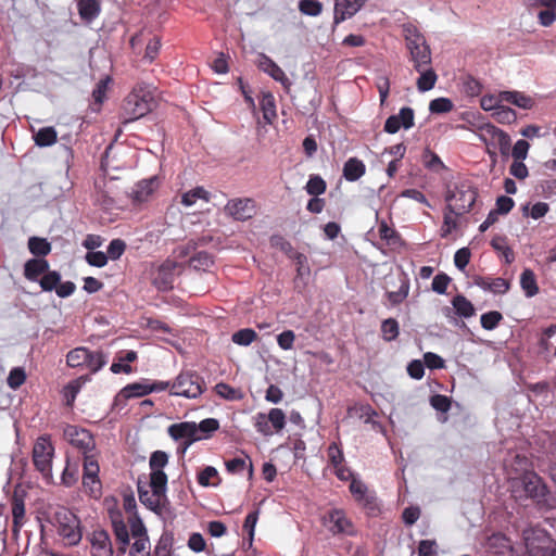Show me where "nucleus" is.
Here are the masks:
<instances>
[{
	"mask_svg": "<svg viewBox=\"0 0 556 556\" xmlns=\"http://www.w3.org/2000/svg\"><path fill=\"white\" fill-rule=\"evenodd\" d=\"M189 264L197 270H207L214 264V258L212 254L200 251L190 257Z\"/></svg>",
	"mask_w": 556,
	"mask_h": 556,
	"instance_id": "42",
	"label": "nucleus"
},
{
	"mask_svg": "<svg viewBox=\"0 0 556 556\" xmlns=\"http://www.w3.org/2000/svg\"><path fill=\"white\" fill-rule=\"evenodd\" d=\"M28 250L37 258H43L51 252V244L46 238L30 237L28 239Z\"/></svg>",
	"mask_w": 556,
	"mask_h": 556,
	"instance_id": "37",
	"label": "nucleus"
},
{
	"mask_svg": "<svg viewBox=\"0 0 556 556\" xmlns=\"http://www.w3.org/2000/svg\"><path fill=\"white\" fill-rule=\"evenodd\" d=\"M58 533L66 545H77L81 540L80 520L66 507H59L54 513Z\"/></svg>",
	"mask_w": 556,
	"mask_h": 556,
	"instance_id": "2",
	"label": "nucleus"
},
{
	"mask_svg": "<svg viewBox=\"0 0 556 556\" xmlns=\"http://www.w3.org/2000/svg\"><path fill=\"white\" fill-rule=\"evenodd\" d=\"M503 320V315L498 311H490L480 317L481 327L485 330H494Z\"/></svg>",
	"mask_w": 556,
	"mask_h": 556,
	"instance_id": "49",
	"label": "nucleus"
},
{
	"mask_svg": "<svg viewBox=\"0 0 556 556\" xmlns=\"http://www.w3.org/2000/svg\"><path fill=\"white\" fill-rule=\"evenodd\" d=\"M224 210L236 220H248L255 215L256 204L251 198H237L229 200Z\"/></svg>",
	"mask_w": 556,
	"mask_h": 556,
	"instance_id": "15",
	"label": "nucleus"
},
{
	"mask_svg": "<svg viewBox=\"0 0 556 556\" xmlns=\"http://www.w3.org/2000/svg\"><path fill=\"white\" fill-rule=\"evenodd\" d=\"M522 2L529 10L544 8L538 14L542 26L548 27L556 22V0H522Z\"/></svg>",
	"mask_w": 556,
	"mask_h": 556,
	"instance_id": "18",
	"label": "nucleus"
},
{
	"mask_svg": "<svg viewBox=\"0 0 556 556\" xmlns=\"http://www.w3.org/2000/svg\"><path fill=\"white\" fill-rule=\"evenodd\" d=\"M327 189L326 181L318 175H312L305 186V190L309 195L319 197Z\"/></svg>",
	"mask_w": 556,
	"mask_h": 556,
	"instance_id": "48",
	"label": "nucleus"
},
{
	"mask_svg": "<svg viewBox=\"0 0 556 556\" xmlns=\"http://www.w3.org/2000/svg\"><path fill=\"white\" fill-rule=\"evenodd\" d=\"M63 435L74 448L83 454L84 460L89 456L98 457L99 454L96 451V440L89 430L76 425H67L64 428Z\"/></svg>",
	"mask_w": 556,
	"mask_h": 556,
	"instance_id": "7",
	"label": "nucleus"
},
{
	"mask_svg": "<svg viewBox=\"0 0 556 556\" xmlns=\"http://www.w3.org/2000/svg\"><path fill=\"white\" fill-rule=\"evenodd\" d=\"M453 102L447 98H437L433 99L429 104V110L431 113L441 114L448 113L453 110Z\"/></svg>",
	"mask_w": 556,
	"mask_h": 556,
	"instance_id": "57",
	"label": "nucleus"
},
{
	"mask_svg": "<svg viewBox=\"0 0 556 556\" xmlns=\"http://www.w3.org/2000/svg\"><path fill=\"white\" fill-rule=\"evenodd\" d=\"M256 339L257 333L251 328L240 329L236 331L231 337L232 342L241 346H248Z\"/></svg>",
	"mask_w": 556,
	"mask_h": 556,
	"instance_id": "47",
	"label": "nucleus"
},
{
	"mask_svg": "<svg viewBox=\"0 0 556 556\" xmlns=\"http://www.w3.org/2000/svg\"><path fill=\"white\" fill-rule=\"evenodd\" d=\"M431 406L441 413H447L451 408L452 401L448 396L443 394H434L430 397Z\"/></svg>",
	"mask_w": 556,
	"mask_h": 556,
	"instance_id": "64",
	"label": "nucleus"
},
{
	"mask_svg": "<svg viewBox=\"0 0 556 556\" xmlns=\"http://www.w3.org/2000/svg\"><path fill=\"white\" fill-rule=\"evenodd\" d=\"M48 269L49 263L46 258H30L24 265V277L29 281H38L39 276Z\"/></svg>",
	"mask_w": 556,
	"mask_h": 556,
	"instance_id": "26",
	"label": "nucleus"
},
{
	"mask_svg": "<svg viewBox=\"0 0 556 556\" xmlns=\"http://www.w3.org/2000/svg\"><path fill=\"white\" fill-rule=\"evenodd\" d=\"M491 247L501 253L504 257L506 264H511L515 261V253L511 248H509L506 243V237L504 236H495L491 240Z\"/></svg>",
	"mask_w": 556,
	"mask_h": 556,
	"instance_id": "39",
	"label": "nucleus"
},
{
	"mask_svg": "<svg viewBox=\"0 0 556 556\" xmlns=\"http://www.w3.org/2000/svg\"><path fill=\"white\" fill-rule=\"evenodd\" d=\"M323 525L333 535H355L356 529L342 509H330L323 516Z\"/></svg>",
	"mask_w": 556,
	"mask_h": 556,
	"instance_id": "11",
	"label": "nucleus"
},
{
	"mask_svg": "<svg viewBox=\"0 0 556 556\" xmlns=\"http://www.w3.org/2000/svg\"><path fill=\"white\" fill-rule=\"evenodd\" d=\"M111 81V78L106 76L105 78L101 79L97 85L96 88L92 91V99L93 104L97 105V109H93V111H99L102 103L104 102L106 98V91L109 89V84Z\"/></svg>",
	"mask_w": 556,
	"mask_h": 556,
	"instance_id": "45",
	"label": "nucleus"
},
{
	"mask_svg": "<svg viewBox=\"0 0 556 556\" xmlns=\"http://www.w3.org/2000/svg\"><path fill=\"white\" fill-rule=\"evenodd\" d=\"M477 191L468 185L462 184L455 186L446 194V210L454 213L455 216H462L468 213L477 200Z\"/></svg>",
	"mask_w": 556,
	"mask_h": 556,
	"instance_id": "6",
	"label": "nucleus"
},
{
	"mask_svg": "<svg viewBox=\"0 0 556 556\" xmlns=\"http://www.w3.org/2000/svg\"><path fill=\"white\" fill-rule=\"evenodd\" d=\"M520 287L527 298H533L540 291L535 274L532 269L526 268L520 275Z\"/></svg>",
	"mask_w": 556,
	"mask_h": 556,
	"instance_id": "33",
	"label": "nucleus"
},
{
	"mask_svg": "<svg viewBox=\"0 0 556 556\" xmlns=\"http://www.w3.org/2000/svg\"><path fill=\"white\" fill-rule=\"evenodd\" d=\"M269 425L273 430L276 432L281 431L286 426V414L280 408H271L269 413L266 415Z\"/></svg>",
	"mask_w": 556,
	"mask_h": 556,
	"instance_id": "51",
	"label": "nucleus"
},
{
	"mask_svg": "<svg viewBox=\"0 0 556 556\" xmlns=\"http://www.w3.org/2000/svg\"><path fill=\"white\" fill-rule=\"evenodd\" d=\"M329 464L334 468L344 463L343 451L336 442H332L327 448Z\"/></svg>",
	"mask_w": 556,
	"mask_h": 556,
	"instance_id": "60",
	"label": "nucleus"
},
{
	"mask_svg": "<svg viewBox=\"0 0 556 556\" xmlns=\"http://www.w3.org/2000/svg\"><path fill=\"white\" fill-rule=\"evenodd\" d=\"M152 108V97L142 89H134L123 101L124 123L134 122L147 115Z\"/></svg>",
	"mask_w": 556,
	"mask_h": 556,
	"instance_id": "4",
	"label": "nucleus"
},
{
	"mask_svg": "<svg viewBox=\"0 0 556 556\" xmlns=\"http://www.w3.org/2000/svg\"><path fill=\"white\" fill-rule=\"evenodd\" d=\"M366 173L364 162L357 157H350L343 165V177L348 181H356Z\"/></svg>",
	"mask_w": 556,
	"mask_h": 556,
	"instance_id": "28",
	"label": "nucleus"
},
{
	"mask_svg": "<svg viewBox=\"0 0 556 556\" xmlns=\"http://www.w3.org/2000/svg\"><path fill=\"white\" fill-rule=\"evenodd\" d=\"M494 116L496 121L502 124L514 123L517 118L516 112L513 109L503 105L496 109Z\"/></svg>",
	"mask_w": 556,
	"mask_h": 556,
	"instance_id": "62",
	"label": "nucleus"
},
{
	"mask_svg": "<svg viewBox=\"0 0 556 556\" xmlns=\"http://www.w3.org/2000/svg\"><path fill=\"white\" fill-rule=\"evenodd\" d=\"M168 463V455L164 451H155L151 454L149 466L151 471L163 470Z\"/></svg>",
	"mask_w": 556,
	"mask_h": 556,
	"instance_id": "61",
	"label": "nucleus"
},
{
	"mask_svg": "<svg viewBox=\"0 0 556 556\" xmlns=\"http://www.w3.org/2000/svg\"><path fill=\"white\" fill-rule=\"evenodd\" d=\"M112 527L115 535V542L117 544V551L119 554H125L129 546L128 527L122 518H114L112 520Z\"/></svg>",
	"mask_w": 556,
	"mask_h": 556,
	"instance_id": "25",
	"label": "nucleus"
},
{
	"mask_svg": "<svg viewBox=\"0 0 556 556\" xmlns=\"http://www.w3.org/2000/svg\"><path fill=\"white\" fill-rule=\"evenodd\" d=\"M77 9L80 18L86 23L92 22L101 12V5L98 0H77Z\"/></svg>",
	"mask_w": 556,
	"mask_h": 556,
	"instance_id": "27",
	"label": "nucleus"
},
{
	"mask_svg": "<svg viewBox=\"0 0 556 556\" xmlns=\"http://www.w3.org/2000/svg\"><path fill=\"white\" fill-rule=\"evenodd\" d=\"M106 364L105 355L102 351H90V357L86 362V366L91 374H96Z\"/></svg>",
	"mask_w": 556,
	"mask_h": 556,
	"instance_id": "52",
	"label": "nucleus"
},
{
	"mask_svg": "<svg viewBox=\"0 0 556 556\" xmlns=\"http://www.w3.org/2000/svg\"><path fill=\"white\" fill-rule=\"evenodd\" d=\"M477 135L486 146V153L493 162H496L497 159L496 148L503 157L509 156L511 139L506 131L491 123H483L477 127Z\"/></svg>",
	"mask_w": 556,
	"mask_h": 556,
	"instance_id": "1",
	"label": "nucleus"
},
{
	"mask_svg": "<svg viewBox=\"0 0 556 556\" xmlns=\"http://www.w3.org/2000/svg\"><path fill=\"white\" fill-rule=\"evenodd\" d=\"M12 514V532L17 535L26 523L25 494L14 491L10 497Z\"/></svg>",
	"mask_w": 556,
	"mask_h": 556,
	"instance_id": "17",
	"label": "nucleus"
},
{
	"mask_svg": "<svg viewBox=\"0 0 556 556\" xmlns=\"http://www.w3.org/2000/svg\"><path fill=\"white\" fill-rule=\"evenodd\" d=\"M365 0H336L334 23L339 24L356 14L363 7Z\"/></svg>",
	"mask_w": 556,
	"mask_h": 556,
	"instance_id": "23",
	"label": "nucleus"
},
{
	"mask_svg": "<svg viewBox=\"0 0 556 556\" xmlns=\"http://www.w3.org/2000/svg\"><path fill=\"white\" fill-rule=\"evenodd\" d=\"M138 495L140 502L150 510L157 515H162L166 510L168 505V498L166 494L161 495L160 492L148 489L147 485L138 484Z\"/></svg>",
	"mask_w": 556,
	"mask_h": 556,
	"instance_id": "16",
	"label": "nucleus"
},
{
	"mask_svg": "<svg viewBox=\"0 0 556 556\" xmlns=\"http://www.w3.org/2000/svg\"><path fill=\"white\" fill-rule=\"evenodd\" d=\"M199 199L210 202L211 193L203 187H195L181 195V204L185 206L193 205Z\"/></svg>",
	"mask_w": 556,
	"mask_h": 556,
	"instance_id": "38",
	"label": "nucleus"
},
{
	"mask_svg": "<svg viewBox=\"0 0 556 556\" xmlns=\"http://www.w3.org/2000/svg\"><path fill=\"white\" fill-rule=\"evenodd\" d=\"M149 393H151V388H149V384L135 382L123 388L119 395L124 399H132L144 396Z\"/></svg>",
	"mask_w": 556,
	"mask_h": 556,
	"instance_id": "43",
	"label": "nucleus"
},
{
	"mask_svg": "<svg viewBox=\"0 0 556 556\" xmlns=\"http://www.w3.org/2000/svg\"><path fill=\"white\" fill-rule=\"evenodd\" d=\"M420 76L418 77L416 85L417 89L421 92H426L431 90L438 80V75L434 70L430 66L424 67L420 71H417Z\"/></svg>",
	"mask_w": 556,
	"mask_h": 556,
	"instance_id": "34",
	"label": "nucleus"
},
{
	"mask_svg": "<svg viewBox=\"0 0 556 556\" xmlns=\"http://www.w3.org/2000/svg\"><path fill=\"white\" fill-rule=\"evenodd\" d=\"M156 188V178H150L139 181L132 190V199L137 203H142L152 194Z\"/></svg>",
	"mask_w": 556,
	"mask_h": 556,
	"instance_id": "32",
	"label": "nucleus"
},
{
	"mask_svg": "<svg viewBox=\"0 0 556 556\" xmlns=\"http://www.w3.org/2000/svg\"><path fill=\"white\" fill-rule=\"evenodd\" d=\"M485 546L489 552L503 555L511 549L509 539L503 533H493L486 540Z\"/></svg>",
	"mask_w": 556,
	"mask_h": 556,
	"instance_id": "29",
	"label": "nucleus"
},
{
	"mask_svg": "<svg viewBox=\"0 0 556 556\" xmlns=\"http://www.w3.org/2000/svg\"><path fill=\"white\" fill-rule=\"evenodd\" d=\"M350 492L354 500L362 505L368 514L376 515L379 511L376 493L369 491L364 482L357 479H352L350 483Z\"/></svg>",
	"mask_w": 556,
	"mask_h": 556,
	"instance_id": "13",
	"label": "nucleus"
},
{
	"mask_svg": "<svg viewBox=\"0 0 556 556\" xmlns=\"http://www.w3.org/2000/svg\"><path fill=\"white\" fill-rule=\"evenodd\" d=\"M173 545V538L164 533L161 535L154 548L153 556H170Z\"/></svg>",
	"mask_w": 556,
	"mask_h": 556,
	"instance_id": "55",
	"label": "nucleus"
},
{
	"mask_svg": "<svg viewBox=\"0 0 556 556\" xmlns=\"http://www.w3.org/2000/svg\"><path fill=\"white\" fill-rule=\"evenodd\" d=\"M90 357V350L85 346H79L71 350L66 355V364L72 367H84Z\"/></svg>",
	"mask_w": 556,
	"mask_h": 556,
	"instance_id": "36",
	"label": "nucleus"
},
{
	"mask_svg": "<svg viewBox=\"0 0 556 556\" xmlns=\"http://www.w3.org/2000/svg\"><path fill=\"white\" fill-rule=\"evenodd\" d=\"M206 389L204 379L195 371H181L170 386L169 394L187 399L199 397Z\"/></svg>",
	"mask_w": 556,
	"mask_h": 556,
	"instance_id": "3",
	"label": "nucleus"
},
{
	"mask_svg": "<svg viewBox=\"0 0 556 556\" xmlns=\"http://www.w3.org/2000/svg\"><path fill=\"white\" fill-rule=\"evenodd\" d=\"M100 466L98 457H86L83 463V485L85 492L93 498H99L102 494V483L99 478Z\"/></svg>",
	"mask_w": 556,
	"mask_h": 556,
	"instance_id": "12",
	"label": "nucleus"
},
{
	"mask_svg": "<svg viewBox=\"0 0 556 556\" xmlns=\"http://www.w3.org/2000/svg\"><path fill=\"white\" fill-rule=\"evenodd\" d=\"M500 100L511 103L525 110L531 109L534 104V101L531 97L526 96L519 91H503L500 93Z\"/></svg>",
	"mask_w": 556,
	"mask_h": 556,
	"instance_id": "31",
	"label": "nucleus"
},
{
	"mask_svg": "<svg viewBox=\"0 0 556 556\" xmlns=\"http://www.w3.org/2000/svg\"><path fill=\"white\" fill-rule=\"evenodd\" d=\"M452 305L459 317L470 318L476 314L473 304L463 294L455 295Z\"/></svg>",
	"mask_w": 556,
	"mask_h": 556,
	"instance_id": "35",
	"label": "nucleus"
},
{
	"mask_svg": "<svg viewBox=\"0 0 556 556\" xmlns=\"http://www.w3.org/2000/svg\"><path fill=\"white\" fill-rule=\"evenodd\" d=\"M514 493L516 497L532 498L540 502L546 494V485L533 471H526L520 478H514Z\"/></svg>",
	"mask_w": 556,
	"mask_h": 556,
	"instance_id": "8",
	"label": "nucleus"
},
{
	"mask_svg": "<svg viewBox=\"0 0 556 556\" xmlns=\"http://www.w3.org/2000/svg\"><path fill=\"white\" fill-rule=\"evenodd\" d=\"M381 333L384 341L395 340L400 333L399 323L394 318L384 319L381 324Z\"/></svg>",
	"mask_w": 556,
	"mask_h": 556,
	"instance_id": "46",
	"label": "nucleus"
},
{
	"mask_svg": "<svg viewBox=\"0 0 556 556\" xmlns=\"http://www.w3.org/2000/svg\"><path fill=\"white\" fill-rule=\"evenodd\" d=\"M197 480L201 486H216L220 482L217 469L212 466H206L205 468H203L198 473Z\"/></svg>",
	"mask_w": 556,
	"mask_h": 556,
	"instance_id": "40",
	"label": "nucleus"
},
{
	"mask_svg": "<svg viewBox=\"0 0 556 556\" xmlns=\"http://www.w3.org/2000/svg\"><path fill=\"white\" fill-rule=\"evenodd\" d=\"M167 432L175 441L184 440L182 453H185L192 443L202 439V435L198 434V427L193 421L173 424L168 427Z\"/></svg>",
	"mask_w": 556,
	"mask_h": 556,
	"instance_id": "14",
	"label": "nucleus"
},
{
	"mask_svg": "<svg viewBox=\"0 0 556 556\" xmlns=\"http://www.w3.org/2000/svg\"><path fill=\"white\" fill-rule=\"evenodd\" d=\"M473 283L484 291H489L494 294H505L510 288L509 281L502 277L493 278L491 276H475Z\"/></svg>",
	"mask_w": 556,
	"mask_h": 556,
	"instance_id": "21",
	"label": "nucleus"
},
{
	"mask_svg": "<svg viewBox=\"0 0 556 556\" xmlns=\"http://www.w3.org/2000/svg\"><path fill=\"white\" fill-rule=\"evenodd\" d=\"M260 106L263 113V118L266 123L271 124L277 118L276 101L271 92H262Z\"/></svg>",
	"mask_w": 556,
	"mask_h": 556,
	"instance_id": "30",
	"label": "nucleus"
},
{
	"mask_svg": "<svg viewBox=\"0 0 556 556\" xmlns=\"http://www.w3.org/2000/svg\"><path fill=\"white\" fill-rule=\"evenodd\" d=\"M415 113L412 108L405 106L400 110L397 115H391L384 123V131L395 134L401 127L409 129L414 126Z\"/></svg>",
	"mask_w": 556,
	"mask_h": 556,
	"instance_id": "19",
	"label": "nucleus"
},
{
	"mask_svg": "<svg viewBox=\"0 0 556 556\" xmlns=\"http://www.w3.org/2000/svg\"><path fill=\"white\" fill-rule=\"evenodd\" d=\"M226 469L229 473L236 475L241 471H243L247 467H249V473L252 476L253 472V466L250 462L249 465H247V462L244 458L236 457L229 460L225 462Z\"/></svg>",
	"mask_w": 556,
	"mask_h": 556,
	"instance_id": "53",
	"label": "nucleus"
},
{
	"mask_svg": "<svg viewBox=\"0 0 556 556\" xmlns=\"http://www.w3.org/2000/svg\"><path fill=\"white\" fill-rule=\"evenodd\" d=\"M93 556H112V542L106 531H94L91 540Z\"/></svg>",
	"mask_w": 556,
	"mask_h": 556,
	"instance_id": "24",
	"label": "nucleus"
},
{
	"mask_svg": "<svg viewBox=\"0 0 556 556\" xmlns=\"http://www.w3.org/2000/svg\"><path fill=\"white\" fill-rule=\"evenodd\" d=\"M25 370L22 367H15L10 371L7 382L11 389L16 390L25 382Z\"/></svg>",
	"mask_w": 556,
	"mask_h": 556,
	"instance_id": "58",
	"label": "nucleus"
},
{
	"mask_svg": "<svg viewBox=\"0 0 556 556\" xmlns=\"http://www.w3.org/2000/svg\"><path fill=\"white\" fill-rule=\"evenodd\" d=\"M179 267L178 263L172 260H166L160 265L153 278V285L159 290H168L173 288L175 280V273Z\"/></svg>",
	"mask_w": 556,
	"mask_h": 556,
	"instance_id": "20",
	"label": "nucleus"
},
{
	"mask_svg": "<svg viewBox=\"0 0 556 556\" xmlns=\"http://www.w3.org/2000/svg\"><path fill=\"white\" fill-rule=\"evenodd\" d=\"M258 68L264 73L268 74L273 79L279 81L286 89H289L291 83L282 68L275 63L269 56L266 54H261L258 64Z\"/></svg>",
	"mask_w": 556,
	"mask_h": 556,
	"instance_id": "22",
	"label": "nucleus"
},
{
	"mask_svg": "<svg viewBox=\"0 0 556 556\" xmlns=\"http://www.w3.org/2000/svg\"><path fill=\"white\" fill-rule=\"evenodd\" d=\"M126 250V243L122 239H113L106 250V256H109L110 260L116 261L118 260Z\"/></svg>",
	"mask_w": 556,
	"mask_h": 556,
	"instance_id": "59",
	"label": "nucleus"
},
{
	"mask_svg": "<svg viewBox=\"0 0 556 556\" xmlns=\"http://www.w3.org/2000/svg\"><path fill=\"white\" fill-rule=\"evenodd\" d=\"M167 480V475L164 470L151 471L149 488L160 492L161 495L166 494Z\"/></svg>",
	"mask_w": 556,
	"mask_h": 556,
	"instance_id": "44",
	"label": "nucleus"
},
{
	"mask_svg": "<svg viewBox=\"0 0 556 556\" xmlns=\"http://www.w3.org/2000/svg\"><path fill=\"white\" fill-rule=\"evenodd\" d=\"M54 446L49 435L39 437L33 447V463L45 479L52 477V458Z\"/></svg>",
	"mask_w": 556,
	"mask_h": 556,
	"instance_id": "9",
	"label": "nucleus"
},
{
	"mask_svg": "<svg viewBox=\"0 0 556 556\" xmlns=\"http://www.w3.org/2000/svg\"><path fill=\"white\" fill-rule=\"evenodd\" d=\"M299 10L302 14L317 16L321 13L323 4L316 0H301Z\"/></svg>",
	"mask_w": 556,
	"mask_h": 556,
	"instance_id": "56",
	"label": "nucleus"
},
{
	"mask_svg": "<svg viewBox=\"0 0 556 556\" xmlns=\"http://www.w3.org/2000/svg\"><path fill=\"white\" fill-rule=\"evenodd\" d=\"M60 281L61 275L55 270L50 271L48 269V271L45 273L42 278L39 280V283L43 291H52L55 290Z\"/></svg>",
	"mask_w": 556,
	"mask_h": 556,
	"instance_id": "54",
	"label": "nucleus"
},
{
	"mask_svg": "<svg viewBox=\"0 0 556 556\" xmlns=\"http://www.w3.org/2000/svg\"><path fill=\"white\" fill-rule=\"evenodd\" d=\"M526 551L538 556H544L556 548V542L546 530L541 528H528L523 530Z\"/></svg>",
	"mask_w": 556,
	"mask_h": 556,
	"instance_id": "10",
	"label": "nucleus"
},
{
	"mask_svg": "<svg viewBox=\"0 0 556 556\" xmlns=\"http://www.w3.org/2000/svg\"><path fill=\"white\" fill-rule=\"evenodd\" d=\"M405 33L406 47L409 50L414 68L420 71L424 67L430 66L432 62L431 51L425 37L410 27L406 28Z\"/></svg>",
	"mask_w": 556,
	"mask_h": 556,
	"instance_id": "5",
	"label": "nucleus"
},
{
	"mask_svg": "<svg viewBox=\"0 0 556 556\" xmlns=\"http://www.w3.org/2000/svg\"><path fill=\"white\" fill-rule=\"evenodd\" d=\"M408 292L409 282L407 279H403L399 290L387 292V296L392 305H399L408 296Z\"/></svg>",
	"mask_w": 556,
	"mask_h": 556,
	"instance_id": "50",
	"label": "nucleus"
},
{
	"mask_svg": "<svg viewBox=\"0 0 556 556\" xmlns=\"http://www.w3.org/2000/svg\"><path fill=\"white\" fill-rule=\"evenodd\" d=\"M128 523L132 538L148 536L147 528L142 520L137 516V514H134V516L129 517Z\"/></svg>",
	"mask_w": 556,
	"mask_h": 556,
	"instance_id": "63",
	"label": "nucleus"
},
{
	"mask_svg": "<svg viewBox=\"0 0 556 556\" xmlns=\"http://www.w3.org/2000/svg\"><path fill=\"white\" fill-rule=\"evenodd\" d=\"M35 143L39 147H50L58 140V134L51 126L40 128L34 136Z\"/></svg>",
	"mask_w": 556,
	"mask_h": 556,
	"instance_id": "41",
	"label": "nucleus"
}]
</instances>
